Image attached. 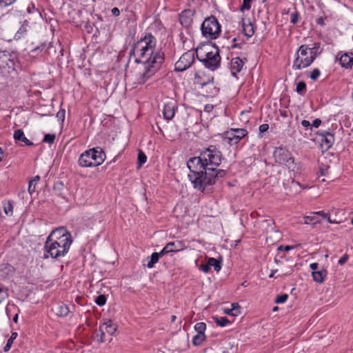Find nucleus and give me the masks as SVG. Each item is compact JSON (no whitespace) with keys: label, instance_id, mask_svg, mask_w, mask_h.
Returning a JSON list of instances; mask_svg holds the SVG:
<instances>
[{"label":"nucleus","instance_id":"nucleus-1","mask_svg":"<svg viewBox=\"0 0 353 353\" xmlns=\"http://www.w3.org/2000/svg\"><path fill=\"white\" fill-rule=\"evenodd\" d=\"M222 159L221 152L210 145L203 150L199 157L188 160L187 166L191 172L188 176L195 188L203 191L207 185H212L216 179L225 176L226 171L218 169Z\"/></svg>","mask_w":353,"mask_h":353},{"label":"nucleus","instance_id":"nucleus-2","mask_svg":"<svg viewBox=\"0 0 353 353\" xmlns=\"http://www.w3.org/2000/svg\"><path fill=\"white\" fill-rule=\"evenodd\" d=\"M72 239L65 228L61 227L51 232L44 245V259L51 257L58 259L64 256L69 251Z\"/></svg>","mask_w":353,"mask_h":353},{"label":"nucleus","instance_id":"nucleus-3","mask_svg":"<svg viewBox=\"0 0 353 353\" xmlns=\"http://www.w3.org/2000/svg\"><path fill=\"white\" fill-rule=\"evenodd\" d=\"M156 39L151 34H146L144 37L134 43L131 56H133L136 63L151 62L154 55L159 52H154Z\"/></svg>","mask_w":353,"mask_h":353},{"label":"nucleus","instance_id":"nucleus-4","mask_svg":"<svg viewBox=\"0 0 353 353\" xmlns=\"http://www.w3.org/2000/svg\"><path fill=\"white\" fill-rule=\"evenodd\" d=\"M164 61L163 52H158L154 55L152 60L149 63H138L134 75V83L144 84L159 70Z\"/></svg>","mask_w":353,"mask_h":353},{"label":"nucleus","instance_id":"nucleus-5","mask_svg":"<svg viewBox=\"0 0 353 353\" xmlns=\"http://www.w3.org/2000/svg\"><path fill=\"white\" fill-rule=\"evenodd\" d=\"M196 57L207 68L212 71L220 65L221 57L219 50L216 47L206 46L197 48Z\"/></svg>","mask_w":353,"mask_h":353},{"label":"nucleus","instance_id":"nucleus-6","mask_svg":"<svg viewBox=\"0 0 353 353\" xmlns=\"http://www.w3.org/2000/svg\"><path fill=\"white\" fill-rule=\"evenodd\" d=\"M317 54L315 48H310L307 45L301 46L296 53V58L292 65L293 69L301 70L310 66L316 59Z\"/></svg>","mask_w":353,"mask_h":353},{"label":"nucleus","instance_id":"nucleus-7","mask_svg":"<svg viewBox=\"0 0 353 353\" xmlns=\"http://www.w3.org/2000/svg\"><path fill=\"white\" fill-rule=\"evenodd\" d=\"M105 159L104 151L100 148H95L81 154L79 159V163L81 167H95L102 164Z\"/></svg>","mask_w":353,"mask_h":353},{"label":"nucleus","instance_id":"nucleus-8","mask_svg":"<svg viewBox=\"0 0 353 353\" xmlns=\"http://www.w3.org/2000/svg\"><path fill=\"white\" fill-rule=\"evenodd\" d=\"M203 36L211 39H216L221 33V26L216 17L206 18L201 25Z\"/></svg>","mask_w":353,"mask_h":353},{"label":"nucleus","instance_id":"nucleus-9","mask_svg":"<svg viewBox=\"0 0 353 353\" xmlns=\"http://www.w3.org/2000/svg\"><path fill=\"white\" fill-rule=\"evenodd\" d=\"M274 158L276 163L285 165L291 171L295 170L296 166L294 164V158L288 149L283 147L276 148Z\"/></svg>","mask_w":353,"mask_h":353},{"label":"nucleus","instance_id":"nucleus-10","mask_svg":"<svg viewBox=\"0 0 353 353\" xmlns=\"http://www.w3.org/2000/svg\"><path fill=\"white\" fill-rule=\"evenodd\" d=\"M248 135V132L243 128H231L225 132V139L230 145L237 144L243 137Z\"/></svg>","mask_w":353,"mask_h":353},{"label":"nucleus","instance_id":"nucleus-11","mask_svg":"<svg viewBox=\"0 0 353 353\" xmlns=\"http://www.w3.org/2000/svg\"><path fill=\"white\" fill-rule=\"evenodd\" d=\"M193 61V54L191 52H185L175 63V70L180 72L184 71L192 65Z\"/></svg>","mask_w":353,"mask_h":353},{"label":"nucleus","instance_id":"nucleus-12","mask_svg":"<svg viewBox=\"0 0 353 353\" xmlns=\"http://www.w3.org/2000/svg\"><path fill=\"white\" fill-rule=\"evenodd\" d=\"M186 248L185 243L183 241H175L168 243L162 249L164 254L178 252L183 250Z\"/></svg>","mask_w":353,"mask_h":353},{"label":"nucleus","instance_id":"nucleus-13","mask_svg":"<svg viewBox=\"0 0 353 353\" xmlns=\"http://www.w3.org/2000/svg\"><path fill=\"white\" fill-rule=\"evenodd\" d=\"M213 81V78L205 74V72L199 70L196 72L194 77V83L201 86L206 85Z\"/></svg>","mask_w":353,"mask_h":353},{"label":"nucleus","instance_id":"nucleus-14","mask_svg":"<svg viewBox=\"0 0 353 353\" xmlns=\"http://www.w3.org/2000/svg\"><path fill=\"white\" fill-rule=\"evenodd\" d=\"M244 63L245 61L239 57L232 59L230 62V70L232 74L236 77V74L241 71Z\"/></svg>","mask_w":353,"mask_h":353},{"label":"nucleus","instance_id":"nucleus-15","mask_svg":"<svg viewBox=\"0 0 353 353\" xmlns=\"http://www.w3.org/2000/svg\"><path fill=\"white\" fill-rule=\"evenodd\" d=\"M319 135L321 137V145L325 146L326 149L331 148L334 142V134L327 131H323L319 133Z\"/></svg>","mask_w":353,"mask_h":353},{"label":"nucleus","instance_id":"nucleus-16","mask_svg":"<svg viewBox=\"0 0 353 353\" xmlns=\"http://www.w3.org/2000/svg\"><path fill=\"white\" fill-rule=\"evenodd\" d=\"M52 310L57 316L61 317L66 316L70 312L68 306L63 303L54 304Z\"/></svg>","mask_w":353,"mask_h":353},{"label":"nucleus","instance_id":"nucleus-17","mask_svg":"<svg viewBox=\"0 0 353 353\" xmlns=\"http://www.w3.org/2000/svg\"><path fill=\"white\" fill-rule=\"evenodd\" d=\"M176 111V103L174 101L169 102L165 104L163 114L165 119L171 120L174 114Z\"/></svg>","mask_w":353,"mask_h":353},{"label":"nucleus","instance_id":"nucleus-18","mask_svg":"<svg viewBox=\"0 0 353 353\" xmlns=\"http://www.w3.org/2000/svg\"><path fill=\"white\" fill-rule=\"evenodd\" d=\"M340 63L344 68H350L353 65V54L345 53L339 59Z\"/></svg>","mask_w":353,"mask_h":353},{"label":"nucleus","instance_id":"nucleus-19","mask_svg":"<svg viewBox=\"0 0 353 353\" xmlns=\"http://www.w3.org/2000/svg\"><path fill=\"white\" fill-rule=\"evenodd\" d=\"M14 138L16 141L23 142L26 145H32L33 143L28 140L21 130H17L14 133Z\"/></svg>","mask_w":353,"mask_h":353},{"label":"nucleus","instance_id":"nucleus-20","mask_svg":"<svg viewBox=\"0 0 353 353\" xmlns=\"http://www.w3.org/2000/svg\"><path fill=\"white\" fill-rule=\"evenodd\" d=\"M242 25L245 35L247 36L248 37H251L254 33L253 24L251 23L250 21H248L247 23L245 20L243 19Z\"/></svg>","mask_w":353,"mask_h":353},{"label":"nucleus","instance_id":"nucleus-21","mask_svg":"<svg viewBox=\"0 0 353 353\" xmlns=\"http://www.w3.org/2000/svg\"><path fill=\"white\" fill-rule=\"evenodd\" d=\"M312 275L316 282L321 283L327 276V271L324 269L319 271H313Z\"/></svg>","mask_w":353,"mask_h":353},{"label":"nucleus","instance_id":"nucleus-22","mask_svg":"<svg viewBox=\"0 0 353 353\" xmlns=\"http://www.w3.org/2000/svg\"><path fill=\"white\" fill-rule=\"evenodd\" d=\"M165 255L161 250L160 252H154L152 254L151 257L148 263H147V267L148 268H152L154 265L159 261V259L161 256Z\"/></svg>","mask_w":353,"mask_h":353},{"label":"nucleus","instance_id":"nucleus-23","mask_svg":"<svg viewBox=\"0 0 353 353\" xmlns=\"http://www.w3.org/2000/svg\"><path fill=\"white\" fill-rule=\"evenodd\" d=\"M102 325H104L105 331L110 335H113L117 330L116 324L113 323L110 320L104 322Z\"/></svg>","mask_w":353,"mask_h":353},{"label":"nucleus","instance_id":"nucleus-24","mask_svg":"<svg viewBox=\"0 0 353 353\" xmlns=\"http://www.w3.org/2000/svg\"><path fill=\"white\" fill-rule=\"evenodd\" d=\"M104 325H100L99 330L95 333L94 339L99 343H103L105 339V333L106 332L103 327Z\"/></svg>","mask_w":353,"mask_h":353},{"label":"nucleus","instance_id":"nucleus-25","mask_svg":"<svg viewBox=\"0 0 353 353\" xmlns=\"http://www.w3.org/2000/svg\"><path fill=\"white\" fill-rule=\"evenodd\" d=\"M190 13V10H185L182 12V13L181 14L180 22L182 25L188 26L191 23L192 19L188 17V14H189Z\"/></svg>","mask_w":353,"mask_h":353},{"label":"nucleus","instance_id":"nucleus-26","mask_svg":"<svg viewBox=\"0 0 353 353\" xmlns=\"http://www.w3.org/2000/svg\"><path fill=\"white\" fill-rule=\"evenodd\" d=\"M210 268L212 266L216 272H219L221 269V261L218 259L211 257L208 260Z\"/></svg>","mask_w":353,"mask_h":353},{"label":"nucleus","instance_id":"nucleus-27","mask_svg":"<svg viewBox=\"0 0 353 353\" xmlns=\"http://www.w3.org/2000/svg\"><path fill=\"white\" fill-rule=\"evenodd\" d=\"M17 336H18L17 332H12L11 336L8 339L6 345L3 347V350H4L5 352H8L10 350V348L12 347V345L14 341L17 337Z\"/></svg>","mask_w":353,"mask_h":353},{"label":"nucleus","instance_id":"nucleus-28","mask_svg":"<svg viewBox=\"0 0 353 353\" xmlns=\"http://www.w3.org/2000/svg\"><path fill=\"white\" fill-rule=\"evenodd\" d=\"M205 334L197 333L192 338V344L195 346H199L203 343V341L205 340Z\"/></svg>","mask_w":353,"mask_h":353},{"label":"nucleus","instance_id":"nucleus-29","mask_svg":"<svg viewBox=\"0 0 353 353\" xmlns=\"http://www.w3.org/2000/svg\"><path fill=\"white\" fill-rule=\"evenodd\" d=\"M240 308L238 303H233L232 304V308L225 311V313L236 316L240 314Z\"/></svg>","mask_w":353,"mask_h":353},{"label":"nucleus","instance_id":"nucleus-30","mask_svg":"<svg viewBox=\"0 0 353 353\" xmlns=\"http://www.w3.org/2000/svg\"><path fill=\"white\" fill-rule=\"evenodd\" d=\"M4 212L8 216H11L13 212V206L10 201H6L3 203Z\"/></svg>","mask_w":353,"mask_h":353},{"label":"nucleus","instance_id":"nucleus-31","mask_svg":"<svg viewBox=\"0 0 353 353\" xmlns=\"http://www.w3.org/2000/svg\"><path fill=\"white\" fill-rule=\"evenodd\" d=\"M214 322L217 325H219L221 327H225L227 325L230 324V321L225 316L221 317H214Z\"/></svg>","mask_w":353,"mask_h":353},{"label":"nucleus","instance_id":"nucleus-32","mask_svg":"<svg viewBox=\"0 0 353 353\" xmlns=\"http://www.w3.org/2000/svg\"><path fill=\"white\" fill-rule=\"evenodd\" d=\"M194 330L197 333L205 334L206 330V324L203 322H199L195 324Z\"/></svg>","mask_w":353,"mask_h":353},{"label":"nucleus","instance_id":"nucleus-33","mask_svg":"<svg viewBox=\"0 0 353 353\" xmlns=\"http://www.w3.org/2000/svg\"><path fill=\"white\" fill-rule=\"evenodd\" d=\"M304 224H310L316 225L317 223H320V221L317 220L315 216H304Z\"/></svg>","mask_w":353,"mask_h":353},{"label":"nucleus","instance_id":"nucleus-34","mask_svg":"<svg viewBox=\"0 0 353 353\" xmlns=\"http://www.w3.org/2000/svg\"><path fill=\"white\" fill-rule=\"evenodd\" d=\"M296 91L301 94H303L306 91V84L303 81H300L296 85Z\"/></svg>","mask_w":353,"mask_h":353},{"label":"nucleus","instance_id":"nucleus-35","mask_svg":"<svg viewBox=\"0 0 353 353\" xmlns=\"http://www.w3.org/2000/svg\"><path fill=\"white\" fill-rule=\"evenodd\" d=\"M8 298V292L7 288L0 287V303Z\"/></svg>","mask_w":353,"mask_h":353},{"label":"nucleus","instance_id":"nucleus-36","mask_svg":"<svg viewBox=\"0 0 353 353\" xmlns=\"http://www.w3.org/2000/svg\"><path fill=\"white\" fill-rule=\"evenodd\" d=\"M95 303L99 306L104 305L106 303L105 296L103 294H101V295L97 296V298L95 299Z\"/></svg>","mask_w":353,"mask_h":353},{"label":"nucleus","instance_id":"nucleus-37","mask_svg":"<svg viewBox=\"0 0 353 353\" xmlns=\"http://www.w3.org/2000/svg\"><path fill=\"white\" fill-rule=\"evenodd\" d=\"M147 159V157L145 154L142 152L140 151L138 154V163L139 166L141 167L143 163H145Z\"/></svg>","mask_w":353,"mask_h":353},{"label":"nucleus","instance_id":"nucleus-38","mask_svg":"<svg viewBox=\"0 0 353 353\" xmlns=\"http://www.w3.org/2000/svg\"><path fill=\"white\" fill-rule=\"evenodd\" d=\"M55 139V135L52 134H47L44 136L43 141L49 144L54 143Z\"/></svg>","mask_w":353,"mask_h":353},{"label":"nucleus","instance_id":"nucleus-39","mask_svg":"<svg viewBox=\"0 0 353 353\" xmlns=\"http://www.w3.org/2000/svg\"><path fill=\"white\" fill-rule=\"evenodd\" d=\"M320 70L318 68H315L312 71L310 77L312 80L316 81L320 76Z\"/></svg>","mask_w":353,"mask_h":353},{"label":"nucleus","instance_id":"nucleus-40","mask_svg":"<svg viewBox=\"0 0 353 353\" xmlns=\"http://www.w3.org/2000/svg\"><path fill=\"white\" fill-rule=\"evenodd\" d=\"M288 298V295L287 294H283L278 296L275 300V302L276 303H283L287 301Z\"/></svg>","mask_w":353,"mask_h":353},{"label":"nucleus","instance_id":"nucleus-41","mask_svg":"<svg viewBox=\"0 0 353 353\" xmlns=\"http://www.w3.org/2000/svg\"><path fill=\"white\" fill-rule=\"evenodd\" d=\"M251 2L252 0H243V5L241 7V10L243 11L245 10H249L251 8Z\"/></svg>","mask_w":353,"mask_h":353},{"label":"nucleus","instance_id":"nucleus-42","mask_svg":"<svg viewBox=\"0 0 353 353\" xmlns=\"http://www.w3.org/2000/svg\"><path fill=\"white\" fill-rule=\"evenodd\" d=\"M65 110H61L57 113V118L59 121L63 122L65 119Z\"/></svg>","mask_w":353,"mask_h":353},{"label":"nucleus","instance_id":"nucleus-43","mask_svg":"<svg viewBox=\"0 0 353 353\" xmlns=\"http://www.w3.org/2000/svg\"><path fill=\"white\" fill-rule=\"evenodd\" d=\"M36 185L31 181H29L28 185V192L30 196H32V194L35 192Z\"/></svg>","mask_w":353,"mask_h":353},{"label":"nucleus","instance_id":"nucleus-44","mask_svg":"<svg viewBox=\"0 0 353 353\" xmlns=\"http://www.w3.org/2000/svg\"><path fill=\"white\" fill-rule=\"evenodd\" d=\"M16 0H0V6L6 7L12 4Z\"/></svg>","mask_w":353,"mask_h":353},{"label":"nucleus","instance_id":"nucleus-45","mask_svg":"<svg viewBox=\"0 0 353 353\" xmlns=\"http://www.w3.org/2000/svg\"><path fill=\"white\" fill-rule=\"evenodd\" d=\"M200 270L204 273H208L210 270L209 263L208 262L207 263L201 264L200 266Z\"/></svg>","mask_w":353,"mask_h":353},{"label":"nucleus","instance_id":"nucleus-46","mask_svg":"<svg viewBox=\"0 0 353 353\" xmlns=\"http://www.w3.org/2000/svg\"><path fill=\"white\" fill-rule=\"evenodd\" d=\"M299 15L298 12H296L293 13L291 17V23H292L293 24L297 23V22L299 21Z\"/></svg>","mask_w":353,"mask_h":353},{"label":"nucleus","instance_id":"nucleus-47","mask_svg":"<svg viewBox=\"0 0 353 353\" xmlns=\"http://www.w3.org/2000/svg\"><path fill=\"white\" fill-rule=\"evenodd\" d=\"M269 129V125L268 124H262L259 126V132L261 133L265 132Z\"/></svg>","mask_w":353,"mask_h":353},{"label":"nucleus","instance_id":"nucleus-48","mask_svg":"<svg viewBox=\"0 0 353 353\" xmlns=\"http://www.w3.org/2000/svg\"><path fill=\"white\" fill-rule=\"evenodd\" d=\"M347 259H348L347 255L345 254L341 258H340V259L338 261V263L342 265H343V264H345L346 263Z\"/></svg>","mask_w":353,"mask_h":353},{"label":"nucleus","instance_id":"nucleus-49","mask_svg":"<svg viewBox=\"0 0 353 353\" xmlns=\"http://www.w3.org/2000/svg\"><path fill=\"white\" fill-rule=\"evenodd\" d=\"M294 247L293 246H291V245H285V246H283V245H281L280 247H279L278 250H285V251H289L292 249H293Z\"/></svg>","mask_w":353,"mask_h":353},{"label":"nucleus","instance_id":"nucleus-50","mask_svg":"<svg viewBox=\"0 0 353 353\" xmlns=\"http://www.w3.org/2000/svg\"><path fill=\"white\" fill-rule=\"evenodd\" d=\"M321 119H316L313 121V123H312V124L311 125V126H313V127H314V128H319V125H321Z\"/></svg>","mask_w":353,"mask_h":353},{"label":"nucleus","instance_id":"nucleus-51","mask_svg":"<svg viewBox=\"0 0 353 353\" xmlns=\"http://www.w3.org/2000/svg\"><path fill=\"white\" fill-rule=\"evenodd\" d=\"M314 214H318L323 217L324 219H326L328 216V214L324 212L323 211H318V212H312Z\"/></svg>","mask_w":353,"mask_h":353},{"label":"nucleus","instance_id":"nucleus-52","mask_svg":"<svg viewBox=\"0 0 353 353\" xmlns=\"http://www.w3.org/2000/svg\"><path fill=\"white\" fill-rule=\"evenodd\" d=\"M316 22L320 26H325V20L323 17H318L316 20Z\"/></svg>","mask_w":353,"mask_h":353},{"label":"nucleus","instance_id":"nucleus-53","mask_svg":"<svg viewBox=\"0 0 353 353\" xmlns=\"http://www.w3.org/2000/svg\"><path fill=\"white\" fill-rule=\"evenodd\" d=\"M301 125H303V127H304L305 128H311V124L310 123V121H307V120H303L301 121Z\"/></svg>","mask_w":353,"mask_h":353},{"label":"nucleus","instance_id":"nucleus-54","mask_svg":"<svg viewBox=\"0 0 353 353\" xmlns=\"http://www.w3.org/2000/svg\"><path fill=\"white\" fill-rule=\"evenodd\" d=\"M111 12H112V14L115 17H117L120 14V11H119V8H112Z\"/></svg>","mask_w":353,"mask_h":353},{"label":"nucleus","instance_id":"nucleus-55","mask_svg":"<svg viewBox=\"0 0 353 353\" xmlns=\"http://www.w3.org/2000/svg\"><path fill=\"white\" fill-rule=\"evenodd\" d=\"M310 267L312 270L316 271L319 267V264L317 263H312L310 264Z\"/></svg>","mask_w":353,"mask_h":353},{"label":"nucleus","instance_id":"nucleus-56","mask_svg":"<svg viewBox=\"0 0 353 353\" xmlns=\"http://www.w3.org/2000/svg\"><path fill=\"white\" fill-rule=\"evenodd\" d=\"M25 32H26V27L24 26H21V27L19 28V30L17 32V34H23Z\"/></svg>","mask_w":353,"mask_h":353},{"label":"nucleus","instance_id":"nucleus-57","mask_svg":"<svg viewBox=\"0 0 353 353\" xmlns=\"http://www.w3.org/2000/svg\"><path fill=\"white\" fill-rule=\"evenodd\" d=\"M40 176H34L32 180H30L32 182L34 183V185H37V182L39 181Z\"/></svg>","mask_w":353,"mask_h":353},{"label":"nucleus","instance_id":"nucleus-58","mask_svg":"<svg viewBox=\"0 0 353 353\" xmlns=\"http://www.w3.org/2000/svg\"><path fill=\"white\" fill-rule=\"evenodd\" d=\"M299 186V183H297V182H295L294 181H292V183H291V188H296L297 187Z\"/></svg>","mask_w":353,"mask_h":353},{"label":"nucleus","instance_id":"nucleus-59","mask_svg":"<svg viewBox=\"0 0 353 353\" xmlns=\"http://www.w3.org/2000/svg\"><path fill=\"white\" fill-rule=\"evenodd\" d=\"M327 221L330 223H339V221H334V220H332L330 219V217L329 216V215L327 216V217L326 218Z\"/></svg>","mask_w":353,"mask_h":353},{"label":"nucleus","instance_id":"nucleus-60","mask_svg":"<svg viewBox=\"0 0 353 353\" xmlns=\"http://www.w3.org/2000/svg\"><path fill=\"white\" fill-rule=\"evenodd\" d=\"M327 169H328V168H325V169H324V168H321V170H321V174H322V175H325V174H326V173L327 172Z\"/></svg>","mask_w":353,"mask_h":353},{"label":"nucleus","instance_id":"nucleus-61","mask_svg":"<svg viewBox=\"0 0 353 353\" xmlns=\"http://www.w3.org/2000/svg\"><path fill=\"white\" fill-rule=\"evenodd\" d=\"M276 272H277V270H271V272H270V275H269V277H270V278H272V277H274V274H275V273H276Z\"/></svg>","mask_w":353,"mask_h":353},{"label":"nucleus","instance_id":"nucleus-62","mask_svg":"<svg viewBox=\"0 0 353 353\" xmlns=\"http://www.w3.org/2000/svg\"><path fill=\"white\" fill-rule=\"evenodd\" d=\"M212 108H213L212 105H208L205 106V110L208 111V112H210Z\"/></svg>","mask_w":353,"mask_h":353},{"label":"nucleus","instance_id":"nucleus-63","mask_svg":"<svg viewBox=\"0 0 353 353\" xmlns=\"http://www.w3.org/2000/svg\"><path fill=\"white\" fill-rule=\"evenodd\" d=\"M263 222L264 223H266L268 225H270V224L272 223V221L270 219H269V220L265 219V220H263Z\"/></svg>","mask_w":353,"mask_h":353},{"label":"nucleus","instance_id":"nucleus-64","mask_svg":"<svg viewBox=\"0 0 353 353\" xmlns=\"http://www.w3.org/2000/svg\"><path fill=\"white\" fill-rule=\"evenodd\" d=\"M18 317H19V314H18V313H17V314L14 315V316L13 317V321H14V323H17V321H18Z\"/></svg>","mask_w":353,"mask_h":353}]
</instances>
